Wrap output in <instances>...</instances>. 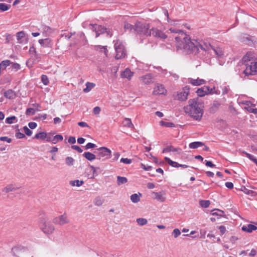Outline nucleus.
I'll use <instances>...</instances> for the list:
<instances>
[{"label":"nucleus","instance_id":"nucleus-1","mask_svg":"<svg viewBox=\"0 0 257 257\" xmlns=\"http://www.w3.org/2000/svg\"><path fill=\"white\" fill-rule=\"evenodd\" d=\"M176 48L177 51H182L187 54L197 53L199 49L203 51L207 49V44L202 43L195 39H191L186 34H182L175 37Z\"/></svg>","mask_w":257,"mask_h":257},{"label":"nucleus","instance_id":"nucleus-2","mask_svg":"<svg viewBox=\"0 0 257 257\" xmlns=\"http://www.w3.org/2000/svg\"><path fill=\"white\" fill-rule=\"evenodd\" d=\"M203 103L198 98L189 100L188 104L184 107V111L196 120H200L203 114Z\"/></svg>","mask_w":257,"mask_h":257},{"label":"nucleus","instance_id":"nucleus-3","mask_svg":"<svg viewBox=\"0 0 257 257\" xmlns=\"http://www.w3.org/2000/svg\"><path fill=\"white\" fill-rule=\"evenodd\" d=\"M135 31L141 35L147 37L150 36V25L147 23L137 22L135 25Z\"/></svg>","mask_w":257,"mask_h":257},{"label":"nucleus","instance_id":"nucleus-4","mask_svg":"<svg viewBox=\"0 0 257 257\" xmlns=\"http://www.w3.org/2000/svg\"><path fill=\"white\" fill-rule=\"evenodd\" d=\"M95 153L96 154L97 158L102 161L109 159L111 155V151L106 147L99 148Z\"/></svg>","mask_w":257,"mask_h":257},{"label":"nucleus","instance_id":"nucleus-5","mask_svg":"<svg viewBox=\"0 0 257 257\" xmlns=\"http://www.w3.org/2000/svg\"><path fill=\"white\" fill-rule=\"evenodd\" d=\"M114 48L116 51L115 58L121 59L125 56V50L123 43L119 40L116 41L114 44Z\"/></svg>","mask_w":257,"mask_h":257},{"label":"nucleus","instance_id":"nucleus-6","mask_svg":"<svg viewBox=\"0 0 257 257\" xmlns=\"http://www.w3.org/2000/svg\"><path fill=\"white\" fill-rule=\"evenodd\" d=\"M190 91V88L188 86L184 87L181 91L177 92L174 94V97L175 99L180 101H185L188 98Z\"/></svg>","mask_w":257,"mask_h":257},{"label":"nucleus","instance_id":"nucleus-7","mask_svg":"<svg viewBox=\"0 0 257 257\" xmlns=\"http://www.w3.org/2000/svg\"><path fill=\"white\" fill-rule=\"evenodd\" d=\"M197 95L200 97H203L205 95L209 94H217L218 92L216 91L215 88L214 87L210 88L209 86H204L201 88H198L196 91Z\"/></svg>","mask_w":257,"mask_h":257},{"label":"nucleus","instance_id":"nucleus-8","mask_svg":"<svg viewBox=\"0 0 257 257\" xmlns=\"http://www.w3.org/2000/svg\"><path fill=\"white\" fill-rule=\"evenodd\" d=\"M245 66L244 70L245 75H255L257 73V62L252 61L249 64H247Z\"/></svg>","mask_w":257,"mask_h":257},{"label":"nucleus","instance_id":"nucleus-9","mask_svg":"<svg viewBox=\"0 0 257 257\" xmlns=\"http://www.w3.org/2000/svg\"><path fill=\"white\" fill-rule=\"evenodd\" d=\"M151 36L161 40H164L167 38V35L165 33L157 28H152L150 29V36Z\"/></svg>","mask_w":257,"mask_h":257},{"label":"nucleus","instance_id":"nucleus-10","mask_svg":"<svg viewBox=\"0 0 257 257\" xmlns=\"http://www.w3.org/2000/svg\"><path fill=\"white\" fill-rule=\"evenodd\" d=\"M207 49L205 51H209L212 53V51L215 54L218 58H222L224 55V51L222 48L219 47H213L210 45H207Z\"/></svg>","mask_w":257,"mask_h":257},{"label":"nucleus","instance_id":"nucleus-11","mask_svg":"<svg viewBox=\"0 0 257 257\" xmlns=\"http://www.w3.org/2000/svg\"><path fill=\"white\" fill-rule=\"evenodd\" d=\"M43 225L41 228L43 232L46 234H51L55 230L54 225L50 222L46 220L43 221Z\"/></svg>","mask_w":257,"mask_h":257},{"label":"nucleus","instance_id":"nucleus-12","mask_svg":"<svg viewBox=\"0 0 257 257\" xmlns=\"http://www.w3.org/2000/svg\"><path fill=\"white\" fill-rule=\"evenodd\" d=\"M53 222L54 224L59 225H63L69 222V220L66 213L55 217Z\"/></svg>","mask_w":257,"mask_h":257},{"label":"nucleus","instance_id":"nucleus-13","mask_svg":"<svg viewBox=\"0 0 257 257\" xmlns=\"http://www.w3.org/2000/svg\"><path fill=\"white\" fill-rule=\"evenodd\" d=\"M91 26L92 27L93 31L95 32L96 37H98L100 34L104 33H107L108 36H111L112 35V34L109 30L107 31L106 28H104L102 26L95 24L91 25Z\"/></svg>","mask_w":257,"mask_h":257},{"label":"nucleus","instance_id":"nucleus-14","mask_svg":"<svg viewBox=\"0 0 257 257\" xmlns=\"http://www.w3.org/2000/svg\"><path fill=\"white\" fill-rule=\"evenodd\" d=\"M242 61L245 65H246L247 64H249L252 61H255V57L254 54L252 52H248L243 57Z\"/></svg>","mask_w":257,"mask_h":257},{"label":"nucleus","instance_id":"nucleus-15","mask_svg":"<svg viewBox=\"0 0 257 257\" xmlns=\"http://www.w3.org/2000/svg\"><path fill=\"white\" fill-rule=\"evenodd\" d=\"M166 92V89L164 86L161 84H158L153 91V94L155 95L165 94Z\"/></svg>","mask_w":257,"mask_h":257},{"label":"nucleus","instance_id":"nucleus-16","mask_svg":"<svg viewBox=\"0 0 257 257\" xmlns=\"http://www.w3.org/2000/svg\"><path fill=\"white\" fill-rule=\"evenodd\" d=\"M188 82L194 86H199L206 83L205 80L199 78L197 79L189 78Z\"/></svg>","mask_w":257,"mask_h":257},{"label":"nucleus","instance_id":"nucleus-17","mask_svg":"<svg viewBox=\"0 0 257 257\" xmlns=\"http://www.w3.org/2000/svg\"><path fill=\"white\" fill-rule=\"evenodd\" d=\"M181 149L178 148H174L172 146H167L163 150V153L172 152L174 154H179L181 153Z\"/></svg>","mask_w":257,"mask_h":257},{"label":"nucleus","instance_id":"nucleus-18","mask_svg":"<svg viewBox=\"0 0 257 257\" xmlns=\"http://www.w3.org/2000/svg\"><path fill=\"white\" fill-rule=\"evenodd\" d=\"M139 79L145 84H149L153 82L152 76L150 74L140 77Z\"/></svg>","mask_w":257,"mask_h":257},{"label":"nucleus","instance_id":"nucleus-19","mask_svg":"<svg viewBox=\"0 0 257 257\" xmlns=\"http://www.w3.org/2000/svg\"><path fill=\"white\" fill-rule=\"evenodd\" d=\"M134 75V72H132L128 68L125 69L121 73V77L122 78H126L130 80Z\"/></svg>","mask_w":257,"mask_h":257},{"label":"nucleus","instance_id":"nucleus-20","mask_svg":"<svg viewBox=\"0 0 257 257\" xmlns=\"http://www.w3.org/2000/svg\"><path fill=\"white\" fill-rule=\"evenodd\" d=\"M154 199L163 202L166 200L165 193L164 192H155Z\"/></svg>","mask_w":257,"mask_h":257},{"label":"nucleus","instance_id":"nucleus-21","mask_svg":"<svg viewBox=\"0 0 257 257\" xmlns=\"http://www.w3.org/2000/svg\"><path fill=\"white\" fill-rule=\"evenodd\" d=\"M246 106L244 108L247 110L249 112L256 114L257 113V108L254 107V105L251 104L249 101H246L245 102Z\"/></svg>","mask_w":257,"mask_h":257},{"label":"nucleus","instance_id":"nucleus-22","mask_svg":"<svg viewBox=\"0 0 257 257\" xmlns=\"http://www.w3.org/2000/svg\"><path fill=\"white\" fill-rule=\"evenodd\" d=\"M39 43L43 47H52V41L50 39H40Z\"/></svg>","mask_w":257,"mask_h":257},{"label":"nucleus","instance_id":"nucleus-23","mask_svg":"<svg viewBox=\"0 0 257 257\" xmlns=\"http://www.w3.org/2000/svg\"><path fill=\"white\" fill-rule=\"evenodd\" d=\"M256 229V226L250 224H247L246 225H243L242 227V230L247 232H251L252 231L255 230Z\"/></svg>","mask_w":257,"mask_h":257},{"label":"nucleus","instance_id":"nucleus-24","mask_svg":"<svg viewBox=\"0 0 257 257\" xmlns=\"http://www.w3.org/2000/svg\"><path fill=\"white\" fill-rule=\"evenodd\" d=\"M141 196L142 194L140 193L139 194H133L131 196V200L133 203H136L140 201Z\"/></svg>","mask_w":257,"mask_h":257},{"label":"nucleus","instance_id":"nucleus-25","mask_svg":"<svg viewBox=\"0 0 257 257\" xmlns=\"http://www.w3.org/2000/svg\"><path fill=\"white\" fill-rule=\"evenodd\" d=\"M123 125L125 127H127L129 128H134V124L132 123L131 119L128 118H125L123 122H122Z\"/></svg>","mask_w":257,"mask_h":257},{"label":"nucleus","instance_id":"nucleus-26","mask_svg":"<svg viewBox=\"0 0 257 257\" xmlns=\"http://www.w3.org/2000/svg\"><path fill=\"white\" fill-rule=\"evenodd\" d=\"M11 64V62L10 60H6L3 61L0 63V70H5L8 66H10Z\"/></svg>","mask_w":257,"mask_h":257},{"label":"nucleus","instance_id":"nucleus-27","mask_svg":"<svg viewBox=\"0 0 257 257\" xmlns=\"http://www.w3.org/2000/svg\"><path fill=\"white\" fill-rule=\"evenodd\" d=\"M83 156L89 161H92L96 158V155L90 152H85Z\"/></svg>","mask_w":257,"mask_h":257},{"label":"nucleus","instance_id":"nucleus-28","mask_svg":"<svg viewBox=\"0 0 257 257\" xmlns=\"http://www.w3.org/2000/svg\"><path fill=\"white\" fill-rule=\"evenodd\" d=\"M16 189H17V188L15 187L14 186V185H13L12 184H10V185H7L5 188H4L2 189V191L6 192V193H8L9 192L14 191L16 190Z\"/></svg>","mask_w":257,"mask_h":257},{"label":"nucleus","instance_id":"nucleus-29","mask_svg":"<svg viewBox=\"0 0 257 257\" xmlns=\"http://www.w3.org/2000/svg\"><path fill=\"white\" fill-rule=\"evenodd\" d=\"M165 160L166 162H167L169 165H170L172 167L178 168L179 167V166H180L179 163L171 160L170 158L168 157H165Z\"/></svg>","mask_w":257,"mask_h":257},{"label":"nucleus","instance_id":"nucleus-30","mask_svg":"<svg viewBox=\"0 0 257 257\" xmlns=\"http://www.w3.org/2000/svg\"><path fill=\"white\" fill-rule=\"evenodd\" d=\"M204 145V144L200 142H195L189 144V147L190 149H197Z\"/></svg>","mask_w":257,"mask_h":257},{"label":"nucleus","instance_id":"nucleus-31","mask_svg":"<svg viewBox=\"0 0 257 257\" xmlns=\"http://www.w3.org/2000/svg\"><path fill=\"white\" fill-rule=\"evenodd\" d=\"M104 202V200L100 196H97L95 198L93 203L94 205L99 206H101Z\"/></svg>","mask_w":257,"mask_h":257},{"label":"nucleus","instance_id":"nucleus-32","mask_svg":"<svg viewBox=\"0 0 257 257\" xmlns=\"http://www.w3.org/2000/svg\"><path fill=\"white\" fill-rule=\"evenodd\" d=\"M4 96L8 98L12 99L15 97V93L12 90H8L4 93Z\"/></svg>","mask_w":257,"mask_h":257},{"label":"nucleus","instance_id":"nucleus-33","mask_svg":"<svg viewBox=\"0 0 257 257\" xmlns=\"http://www.w3.org/2000/svg\"><path fill=\"white\" fill-rule=\"evenodd\" d=\"M84 184V181L82 180H76L70 181V184L72 186L80 187Z\"/></svg>","mask_w":257,"mask_h":257},{"label":"nucleus","instance_id":"nucleus-34","mask_svg":"<svg viewBox=\"0 0 257 257\" xmlns=\"http://www.w3.org/2000/svg\"><path fill=\"white\" fill-rule=\"evenodd\" d=\"M63 139V137L61 135H57L53 136L52 143L54 144H57L58 142L62 141Z\"/></svg>","mask_w":257,"mask_h":257},{"label":"nucleus","instance_id":"nucleus-35","mask_svg":"<svg viewBox=\"0 0 257 257\" xmlns=\"http://www.w3.org/2000/svg\"><path fill=\"white\" fill-rule=\"evenodd\" d=\"M86 87L83 89L84 92H89L95 86V84L93 83L87 82L86 83Z\"/></svg>","mask_w":257,"mask_h":257},{"label":"nucleus","instance_id":"nucleus-36","mask_svg":"<svg viewBox=\"0 0 257 257\" xmlns=\"http://www.w3.org/2000/svg\"><path fill=\"white\" fill-rule=\"evenodd\" d=\"M75 160L71 157H67L65 158V163L68 166H72L74 165Z\"/></svg>","mask_w":257,"mask_h":257},{"label":"nucleus","instance_id":"nucleus-37","mask_svg":"<svg viewBox=\"0 0 257 257\" xmlns=\"http://www.w3.org/2000/svg\"><path fill=\"white\" fill-rule=\"evenodd\" d=\"M17 118L15 116L8 117L6 119V123L8 124H12L17 122Z\"/></svg>","mask_w":257,"mask_h":257},{"label":"nucleus","instance_id":"nucleus-38","mask_svg":"<svg viewBox=\"0 0 257 257\" xmlns=\"http://www.w3.org/2000/svg\"><path fill=\"white\" fill-rule=\"evenodd\" d=\"M127 181V178L124 177L117 176V183L118 185L125 184Z\"/></svg>","mask_w":257,"mask_h":257},{"label":"nucleus","instance_id":"nucleus-39","mask_svg":"<svg viewBox=\"0 0 257 257\" xmlns=\"http://www.w3.org/2000/svg\"><path fill=\"white\" fill-rule=\"evenodd\" d=\"M47 137V134L45 132H41V133H37L35 136V138H36L37 139H42V140H44Z\"/></svg>","mask_w":257,"mask_h":257},{"label":"nucleus","instance_id":"nucleus-40","mask_svg":"<svg viewBox=\"0 0 257 257\" xmlns=\"http://www.w3.org/2000/svg\"><path fill=\"white\" fill-rule=\"evenodd\" d=\"M136 222L140 226H143L148 223V220L144 218H139L136 219Z\"/></svg>","mask_w":257,"mask_h":257},{"label":"nucleus","instance_id":"nucleus-41","mask_svg":"<svg viewBox=\"0 0 257 257\" xmlns=\"http://www.w3.org/2000/svg\"><path fill=\"white\" fill-rule=\"evenodd\" d=\"M160 124L161 125L167 127H174V124L171 122L164 121L163 120L160 121Z\"/></svg>","mask_w":257,"mask_h":257},{"label":"nucleus","instance_id":"nucleus-42","mask_svg":"<svg viewBox=\"0 0 257 257\" xmlns=\"http://www.w3.org/2000/svg\"><path fill=\"white\" fill-rule=\"evenodd\" d=\"M220 103L217 101H214L210 108L211 111L212 112L215 111L219 107Z\"/></svg>","mask_w":257,"mask_h":257},{"label":"nucleus","instance_id":"nucleus-43","mask_svg":"<svg viewBox=\"0 0 257 257\" xmlns=\"http://www.w3.org/2000/svg\"><path fill=\"white\" fill-rule=\"evenodd\" d=\"M25 36V34L23 31H21L17 34V40L19 43H22V41L21 39L23 38Z\"/></svg>","mask_w":257,"mask_h":257},{"label":"nucleus","instance_id":"nucleus-44","mask_svg":"<svg viewBox=\"0 0 257 257\" xmlns=\"http://www.w3.org/2000/svg\"><path fill=\"white\" fill-rule=\"evenodd\" d=\"M11 68H12V70H14V71H17L18 70L20 69V65L18 63H13L11 62Z\"/></svg>","mask_w":257,"mask_h":257},{"label":"nucleus","instance_id":"nucleus-45","mask_svg":"<svg viewBox=\"0 0 257 257\" xmlns=\"http://www.w3.org/2000/svg\"><path fill=\"white\" fill-rule=\"evenodd\" d=\"M211 214L212 215L222 216L224 214V212L222 210L218 209L213 210L211 211Z\"/></svg>","mask_w":257,"mask_h":257},{"label":"nucleus","instance_id":"nucleus-46","mask_svg":"<svg viewBox=\"0 0 257 257\" xmlns=\"http://www.w3.org/2000/svg\"><path fill=\"white\" fill-rule=\"evenodd\" d=\"M210 204V201L208 200H200L199 201L200 205L204 208H207Z\"/></svg>","mask_w":257,"mask_h":257},{"label":"nucleus","instance_id":"nucleus-47","mask_svg":"<svg viewBox=\"0 0 257 257\" xmlns=\"http://www.w3.org/2000/svg\"><path fill=\"white\" fill-rule=\"evenodd\" d=\"M10 5L4 3H0V10L5 12L8 11L10 8Z\"/></svg>","mask_w":257,"mask_h":257},{"label":"nucleus","instance_id":"nucleus-48","mask_svg":"<svg viewBox=\"0 0 257 257\" xmlns=\"http://www.w3.org/2000/svg\"><path fill=\"white\" fill-rule=\"evenodd\" d=\"M171 33H175V34H178L179 36L182 35V34H185L183 32V31L179 29H173V28H170L169 30Z\"/></svg>","mask_w":257,"mask_h":257},{"label":"nucleus","instance_id":"nucleus-49","mask_svg":"<svg viewBox=\"0 0 257 257\" xmlns=\"http://www.w3.org/2000/svg\"><path fill=\"white\" fill-rule=\"evenodd\" d=\"M124 28L125 30H128L130 31H132L134 30L135 31V26H133L132 25L128 24L127 23H125L124 25Z\"/></svg>","mask_w":257,"mask_h":257},{"label":"nucleus","instance_id":"nucleus-50","mask_svg":"<svg viewBox=\"0 0 257 257\" xmlns=\"http://www.w3.org/2000/svg\"><path fill=\"white\" fill-rule=\"evenodd\" d=\"M181 234L180 230L178 228H175L172 232V235L175 238L178 237Z\"/></svg>","mask_w":257,"mask_h":257},{"label":"nucleus","instance_id":"nucleus-51","mask_svg":"<svg viewBox=\"0 0 257 257\" xmlns=\"http://www.w3.org/2000/svg\"><path fill=\"white\" fill-rule=\"evenodd\" d=\"M41 80L43 84L47 85L49 83L48 77L45 75H42L41 76Z\"/></svg>","mask_w":257,"mask_h":257},{"label":"nucleus","instance_id":"nucleus-52","mask_svg":"<svg viewBox=\"0 0 257 257\" xmlns=\"http://www.w3.org/2000/svg\"><path fill=\"white\" fill-rule=\"evenodd\" d=\"M26 113L27 115H33L35 113V110L32 108H29L27 109Z\"/></svg>","mask_w":257,"mask_h":257},{"label":"nucleus","instance_id":"nucleus-53","mask_svg":"<svg viewBox=\"0 0 257 257\" xmlns=\"http://www.w3.org/2000/svg\"><path fill=\"white\" fill-rule=\"evenodd\" d=\"M246 156L250 160L254 162L255 164H257V159L252 155H250V154L245 153Z\"/></svg>","mask_w":257,"mask_h":257},{"label":"nucleus","instance_id":"nucleus-54","mask_svg":"<svg viewBox=\"0 0 257 257\" xmlns=\"http://www.w3.org/2000/svg\"><path fill=\"white\" fill-rule=\"evenodd\" d=\"M25 133L28 136H30L32 134V132L26 126L23 127Z\"/></svg>","mask_w":257,"mask_h":257},{"label":"nucleus","instance_id":"nucleus-55","mask_svg":"<svg viewBox=\"0 0 257 257\" xmlns=\"http://www.w3.org/2000/svg\"><path fill=\"white\" fill-rule=\"evenodd\" d=\"M120 162L126 164H130L132 163V160L127 158H121Z\"/></svg>","mask_w":257,"mask_h":257},{"label":"nucleus","instance_id":"nucleus-56","mask_svg":"<svg viewBox=\"0 0 257 257\" xmlns=\"http://www.w3.org/2000/svg\"><path fill=\"white\" fill-rule=\"evenodd\" d=\"M96 147V145L91 143H88L85 146V149L88 150L90 148H93Z\"/></svg>","mask_w":257,"mask_h":257},{"label":"nucleus","instance_id":"nucleus-57","mask_svg":"<svg viewBox=\"0 0 257 257\" xmlns=\"http://www.w3.org/2000/svg\"><path fill=\"white\" fill-rule=\"evenodd\" d=\"M0 140L2 141H6L8 143H10L12 142V139L7 137H0Z\"/></svg>","mask_w":257,"mask_h":257},{"label":"nucleus","instance_id":"nucleus-58","mask_svg":"<svg viewBox=\"0 0 257 257\" xmlns=\"http://www.w3.org/2000/svg\"><path fill=\"white\" fill-rule=\"evenodd\" d=\"M95 50H98V49H103L104 53H105V55L107 56V50L106 49V46L101 47V46H100V45L95 46Z\"/></svg>","mask_w":257,"mask_h":257},{"label":"nucleus","instance_id":"nucleus-59","mask_svg":"<svg viewBox=\"0 0 257 257\" xmlns=\"http://www.w3.org/2000/svg\"><path fill=\"white\" fill-rule=\"evenodd\" d=\"M71 148L72 149L76 150L79 153H82L83 152L82 149L78 146L73 145Z\"/></svg>","mask_w":257,"mask_h":257},{"label":"nucleus","instance_id":"nucleus-60","mask_svg":"<svg viewBox=\"0 0 257 257\" xmlns=\"http://www.w3.org/2000/svg\"><path fill=\"white\" fill-rule=\"evenodd\" d=\"M28 125L31 129H34L37 127V123L35 122H30L29 123Z\"/></svg>","mask_w":257,"mask_h":257},{"label":"nucleus","instance_id":"nucleus-61","mask_svg":"<svg viewBox=\"0 0 257 257\" xmlns=\"http://www.w3.org/2000/svg\"><path fill=\"white\" fill-rule=\"evenodd\" d=\"M100 108L98 106H96L93 108V112L95 114H98L100 112Z\"/></svg>","mask_w":257,"mask_h":257},{"label":"nucleus","instance_id":"nucleus-62","mask_svg":"<svg viewBox=\"0 0 257 257\" xmlns=\"http://www.w3.org/2000/svg\"><path fill=\"white\" fill-rule=\"evenodd\" d=\"M218 229L221 235L223 234L226 231V228L224 226L221 225L219 226Z\"/></svg>","mask_w":257,"mask_h":257},{"label":"nucleus","instance_id":"nucleus-63","mask_svg":"<svg viewBox=\"0 0 257 257\" xmlns=\"http://www.w3.org/2000/svg\"><path fill=\"white\" fill-rule=\"evenodd\" d=\"M141 167L146 171H149L152 169V167L150 166H146L143 164H141Z\"/></svg>","mask_w":257,"mask_h":257},{"label":"nucleus","instance_id":"nucleus-64","mask_svg":"<svg viewBox=\"0 0 257 257\" xmlns=\"http://www.w3.org/2000/svg\"><path fill=\"white\" fill-rule=\"evenodd\" d=\"M16 137L18 139H22L25 138V136L23 133L18 132L16 134Z\"/></svg>","mask_w":257,"mask_h":257}]
</instances>
